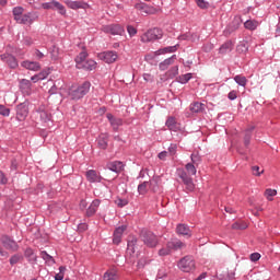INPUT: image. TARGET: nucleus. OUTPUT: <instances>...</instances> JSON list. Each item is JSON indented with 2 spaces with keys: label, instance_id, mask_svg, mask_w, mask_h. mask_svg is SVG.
Instances as JSON below:
<instances>
[{
  "label": "nucleus",
  "instance_id": "1",
  "mask_svg": "<svg viewBox=\"0 0 280 280\" xmlns=\"http://www.w3.org/2000/svg\"><path fill=\"white\" fill-rule=\"evenodd\" d=\"M89 91H91V82L85 81L80 85H72L68 90V95L70 100L78 102V100H82V97H84V95H86Z\"/></svg>",
  "mask_w": 280,
  "mask_h": 280
},
{
  "label": "nucleus",
  "instance_id": "2",
  "mask_svg": "<svg viewBox=\"0 0 280 280\" xmlns=\"http://www.w3.org/2000/svg\"><path fill=\"white\" fill-rule=\"evenodd\" d=\"M140 237L148 248H156L159 246V236L150 230H142Z\"/></svg>",
  "mask_w": 280,
  "mask_h": 280
},
{
  "label": "nucleus",
  "instance_id": "3",
  "mask_svg": "<svg viewBox=\"0 0 280 280\" xmlns=\"http://www.w3.org/2000/svg\"><path fill=\"white\" fill-rule=\"evenodd\" d=\"M163 38V31L160 28H151L141 36V43H152Z\"/></svg>",
  "mask_w": 280,
  "mask_h": 280
},
{
  "label": "nucleus",
  "instance_id": "4",
  "mask_svg": "<svg viewBox=\"0 0 280 280\" xmlns=\"http://www.w3.org/2000/svg\"><path fill=\"white\" fill-rule=\"evenodd\" d=\"M182 272H194L196 270V260L191 256H185L177 264Z\"/></svg>",
  "mask_w": 280,
  "mask_h": 280
},
{
  "label": "nucleus",
  "instance_id": "5",
  "mask_svg": "<svg viewBox=\"0 0 280 280\" xmlns=\"http://www.w3.org/2000/svg\"><path fill=\"white\" fill-rule=\"evenodd\" d=\"M30 115V102H23L15 107V119L18 121H25Z\"/></svg>",
  "mask_w": 280,
  "mask_h": 280
},
{
  "label": "nucleus",
  "instance_id": "6",
  "mask_svg": "<svg viewBox=\"0 0 280 280\" xmlns=\"http://www.w3.org/2000/svg\"><path fill=\"white\" fill-rule=\"evenodd\" d=\"M42 8H43V10H57V12H59V14H61L62 16H65V14H67V9H65V5H62V3H60L56 0H51L50 2L42 3Z\"/></svg>",
  "mask_w": 280,
  "mask_h": 280
},
{
  "label": "nucleus",
  "instance_id": "7",
  "mask_svg": "<svg viewBox=\"0 0 280 280\" xmlns=\"http://www.w3.org/2000/svg\"><path fill=\"white\" fill-rule=\"evenodd\" d=\"M102 32L105 34H112V36H124L126 31L119 24H109L102 26Z\"/></svg>",
  "mask_w": 280,
  "mask_h": 280
},
{
  "label": "nucleus",
  "instance_id": "8",
  "mask_svg": "<svg viewBox=\"0 0 280 280\" xmlns=\"http://www.w3.org/2000/svg\"><path fill=\"white\" fill-rule=\"evenodd\" d=\"M100 60H103V62H106V65H113L114 62H117V58H119V55L117 51L114 50H107L98 54Z\"/></svg>",
  "mask_w": 280,
  "mask_h": 280
},
{
  "label": "nucleus",
  "instance_id": "9",
  "mask_svg": "<svg viewBox=\"0 0 280 280\" xmlns=\"http://www.w3.org/2000/svg\"><path fill=\"white\" fill-rule=\"evenodd\" d=\"M38 20V12L36 11H31L27 13H24L22 18L20 19V25H32L33 23H36Z\"/></svg>",
  "mask_w": 280,
  "mask_h": 280
},
{
  "label": "nucleus",
  "instance_id": "10",
  "mask_svg": "<svg viewBox=\"0 0 280 280\" xmlns=\"http://www.w3.org/2000/svg\"><path fill=\"white\" fill-rule=\"evenodd\" d=\"M177 176H179L184 185H186V189H188V191H194V180L191 179V177H189V175L187 174V172H185V170L178 168Z\"/></svg>",
  "mask_w": 280,
  "mask_h": 280
},
{
  "label": "nucleus",
  "instance_id": "11",
  "mask_svg": "<svg viewBox=\"0 0 280 280\" xmlns=\"http://www.w3.org/2000/svg\"><path fill=\"white\" fill-rule=\"evenodd\" d=\"M0 59L2 62H5L10 69H16L19 67V61L16 60V57L10 54H2L0 55Z\"/></svg>",
  "mask_w": 280,
  "mask_h": 280
},
{
  "label": "nucleus",
  "instance_id": "12",
  "mask_svg": "<svg viewBox=\"0 0 280 280\" xmlns=\"http://www.w3.org/2000/svg\"><path fill=\"white\" fill-rule=\"evenodd\" d=\"M1 243L7 248V250H13L16 252L19 250V244L15 243L14 240L10 238V236H2L1 237Z\"/></svg>",
  "mask_w": 280,
  "mask_h": 280
},
{
  "label": "nucleus",
  "instance_id": "13",
  "mask_svg": "<svg viewBox=\"0 0 280 280\" xmlns=\"http://www.w3.org/2000/svg\"><path fill=\"white\" fill-rule=\"evenodd\" d=\"M85 178L88 183H100L101 180H104V177H102V175L95 170L86 171Z\"/></svg>",
  "mask_w": 280,
  "mask_h": 280
},
{
  "label": "nucleus",
  "instance_id": "14",
  "mask_svg": "<svg viewBox=\"0 0 280 280\" xmlns=\"http://www.w3.org/2000/svg\"><path fill=\"white\" fill-rule=\"evenodd\" d=\"M66 5L70 8V10H86L89 9V3L84 1H72V0H66Z\"/></svg>",
  "mask_w": 280,
  "mask_h": 280
},
{
  "label": "nucleus",
  "instance_id": "15",
  "mask_svg": "<svg viewBox=\"0 0 280 280\" xmlns=\"http://www.w3.org/2000/svg\"><path fill=\"white\" fill-rule=\"evenodd\" d=\"M100 205H102V201L100 199H94L92 203L86 209L85 215L86 218H93L94 213H97V209H100Z\"/></svg>",
  "mask_w": 280,
  "mask_h": 280
},
{
  "label": "nucleus",
  "instance_id": "16",
  "mask_svg": "<svg viewBox=\"0 0 280 280\" xmlns=\"http://www.w3.org/2000/svg\"><path fill=\"white\" fill-rule=\"evenodd\" d=\"M113 130L117 131L119 130V126L124 125V120L121 118L114 117L113 114L106 115Z\"/></svg>",
  "mask_w": 280,
  "mask_h": 280
},
{
  "label": "nucleus",
  "instance_id": "17",
  "mask_svg": "<svg viewBox=\"0 0 280 280\" xmlns=\"http://www.w3.org/2000/svg\"><path fill=\"white\" fill-rule=\"evenodd\" d=\"M124 231H126V225L116 228V230L114 231V238H113L114 244L116 245L121 244V237L124 235Z\"/></svg>",
  "mask_w": 280,
  "mask_h": 280
},
{
  "label": "nucleus",
  "instance_id": "18",
  "mask_svg": "<svg viewBox=\"0 0 280 280\" xmlns=\"http://www.w3.org/2000/svg\"><path fill=\"white\" fill-rule=\"evenodd\" d=\"M176 233L178 235H184V237H191V230L188 228L187 224H178L176 228Z\"/></svg>",
  "mask_w": 280,
  "mask_h": 280
},
{
  "label": "nucleus",
  "instance_id": "19",
  "mask_svg": "<svg viewBox=\"0 0 280 280\" xmlns=\"http://www.w3.org/2000/svg\"><path fill=\"white\" fill-rule=\"evenodd\" d=\"M22 67H24V69H27L28 71H40V63L36 61H23Z\"/></svg>",
  "mask_w": 280,
  "mask_h": 280
},
{
  "label": "nucleus",
  "instance_id": "20",
  "mask_svg": "<svg viewBox=\"0 0 280 280\" xmlns=\"http://www.w3.org/2000/svg\"><path fill=\"white\" fill-rule=\"evenodd\" d=\"M107 168L110 172H115V174H119V173L124 172V163H121L119 161H115V162L108 164Z\"/></svg>",
  "mask_w": 280,
  "mask_h": 280
},
{
  "label": "nucleus",
  "instance_id": "21",
  "mask_svg": "<svg viewBox=\"0 0 280 280\" xmlns=\"http://www.w3.org/2000/svg\"><path fill=\"white\" fill-rule=\"evenodd\" d=\"M175 60H176V55H173L170 58L165 59L164 61L160 62L159 65L160 71H166V69H168L170 66L174 65Z\"/></svg>",
  "mask_w": 280,
  "mask_h": 280
},
{
  "label": "nucleus",
  "instance_id": "22",
  "mask_svg": "<svg viewBox=\"0 0 280 280\" xmlns=\"http://www.w3.org/2000/svg\"><path fill=\"white\" fill-rule=\"evenodd\" d=\"M165 125L168 128V130H172L173 132H178V130H180V126L178 125V122H176L175 117H170L166 120Z\"/></svg>",
  "mask_w": 280,
  "mask_h": 280
},
{
  "label": "nucleus",
  "instance_id": "23",
  "mask_svg": "<svg viewBox=\"0 0 280 280\" xmlns=\"http://www.w3.org/2000/svg\"><path fill=\"white\" fill-rule=\"evenodd\" d=\"M253 130H255V126H250L245 130V135H244L245 148H248V145H250V139H253Z\"/></svg>",
  "mask_w": 280,
  "mask_h": 280
},
{
  "label": "nucleus",
  "instance_id": "24",
  "mask_svg": "<svg viewBox=\"0 0 280 280\" xmlns=\"http://www.w3.org/2000/svg\"><path fill=\"white\" fill-rule=\"evenodd\" d=\"M168 243V248H171V250H180V248H185V243H183V241L179 240H174Z\"/></svg>",
  "mask_w": 280,
  "mask_h": 280
},
{
  "label": "nucleus",
  "instance_id": "25",
  "mask_svg": "<svg viewBox=\"0 0 280 280\" xmlns=\"http://www.w3.org/2000/svg\"><path fill=\"white\" fill-rule=\"evenodd\" d=\"M23 12H25V9L23 7H14L12 10L14 21L19 23L21 19H23Z\"/></svg>",
  "mask_w": 280,
  "mask_h": 280
},
{
  "label": "nucleus",
  "instance_id": "26",
  "mask_svg": "<svg viewBox=\"0 0 280 280\" xmlns=\"http://www.w3.org/2000/svg\"><path fill=\"white\" fill-rule=\"evenodd\" d=\"M89 54L86 51H81L75 58L77 69H82V63L86 60Z\"/></svg>",
  "mask_w": 280,
  "mask_h": 280
},
{
  "label": "nucleus",
  "instance_id": "27",
  "mask_svg": "<svg viewBox=\"0 0 280 280\" xmlns=\"http://www.w3.org/2000/svg\"><path fill=\"white\" fill-rule=\"evenodd\" d=\"M49 75V69L43 70L42 72L33 75L31 78L32 82H40V80H46V78Z\"/></svg>",
  "mask_w": 280,
  "mask_h": 280
},
{
  "label": "nucleus",
  "instance_id": "28",
  "mask_svg": "<svg viewBox=\"0 0 280 280\" xmlns=\"http://www.w3.org/2000/svg\"><path fill=\"white\" fill-rule=\"evenodd\" d=\"M25 257H27L28 261L31 264H36L38 256H36V254L34 253V249L32 248H26V250L24 252Z\"/></svg>",
  "mask_w": 280,
  "mask_h": 280
},
{
  "label": "nucleus",
  "instance_id": "29",
  "mask_svg": "<svg viewBox=\"0 0 280 280\" xmlns=\"http://www.w3.org/2000/svg\"><path fill=\"white\" fill-rule=\"evenodd\" d=\"M97 67V62L93 59H88L82 63L81 69H85V71H93Z\"/></svg>",
  "mask_w": 280,
  "mask_h": 280
},
{
  "label": "nucleus",
  "instance_id": "30",
  "mask_svg": "<svg viewBox=\"0 0 280 280\" xmlns=\"http://www.w3.org/2000/svg\"><path fill=\"white\" fill-rule=\"evenodd\" d=\"M137 10H141L144 14H154V8L148 7L145 3L136 4Z\"/></svg>",
  "mask_w": 280,
  "mask_h": 280
},
{
  "label": "nucleus",
  "instance_id": "31",
  "mask_svg": "<svg viewBox=\"0 0 280 280\" xmlns=\"http://www.w3.org/2000/svg\"><path fill=\"white\" fill-rule=\"evenodd\" d=\"M220 54H229L233 51V42L228 40L225 42L219 49Z\"/></svg>",
  "mask_w": 280,
  "mask_h": 280
},
{
  "label": "nucleus",
  "instance_id": "32",
  "mask_svg": "<svg viewBox=\"0 0 280 280\" xmlns=\"http://www.w3.org/2000/svg\"><path fill=\"white\" fill-rule=\"evenodd\" d=\"M191 113H205V104L196 102L190 105Z\"/></svg>",
  "mask_w": 280,
  "mask_h": 280
},
{
  "label": "nucleus",
  "instance_id": "33",
  "mask_svg": "<svg viewBox=\"0 0 280 280\" xmlns=\"http://www.w3.org/2000/svg\"><path fill=\"white\" fill-rule=\"evenodd\" d=\"M244 27L245 30H250L252 32L257 30V27H259V22L255 21V20H247L244 23Z\"/></svg>",
  "mask_w": 280,
  "mask_h": 280
},
{
  "label": "nucleus",
  "instance_id": "34",
  "mask_svg": "<svg viewBox=\"0 0 280 280\" xmlns=\"http://www.w3.org/2000/svg\"><path fill=\"white\" fill-rule=\"evenodd\" d=\"M40 257L42 259H44V261H46V264H48L49 266H54V264H56V260H54V257L49 254H47V252H40Z\"/></svg>",
  "mask_w": 280,
  "mask_h": 280
},
{
  "label": "nucleus",
  "instance_id": "35",
  "mask_svg": "<svg viewBox=\"0 0 280 280\" xmlns=\"http://www.w3.org/2000/svg\"><path fill=\"white\" fill-rule=\"evenodd\" d=\"M236 51L237 54H246V51H248V42H240L236 46Z\"/></svg>",
  "mask_w": 280,
  "mask_h": 280
},
{
  "label": "nucleus",
  "instance_id": "36",
  "mask_svg": "<svg viewBox=\"0 0 280 280\" xmlns=\"http://www.w3.org/2000/svg\"><path fill=\"white\" fill-rule=\"evenodd\" d=\"M97 143L101 150H106V148H108V138L106 136H100Z\"/></svg>",
  "mask_w": 280,
  "mask_h": 280
},
{
  "label": "nucleus",
  "instance_id": "37",
  "mask_svg": "<svg viewBox=\"0 0 280 280\" xmlns=\"http://www.w3.org/2000/svg\"><path fill=\"white\" fill-rule=\"evenodd\" d=\"M158 255L160 257H167V255H172V247H170V243L166 244V247L159 249Z\"/></svg>",
  "mask_w": 280,
  "mask_h": 280
},
{
  "label": "nucleus",
  "instance_id": "38",
  "mask_svg": "<svg viewBox=\"0 0 280 280\" xmlns=\"http://www.w3.org/2000/svg\"><path fill=\"white\" fill-rule=\"evenodd\" d=\"M191 78H194V74L191 73L182 74L177 77V82H179V84H187Z\"/></svg>",
  "mask_w": 280,
  "mask_h": 280
},
{
  "label": "nucleus",
  "instance_id": "39",
  "mask_svg": "<svg viewBox=\"0 0 280 280\" xmlns=\"http://www.w3.org/2000/svg\"><path fill=\"white\" fill-rule=\"evenodd\" d=\"M178 75V66L172 67L167 72H166V78L170 80H174Z\"/></svg>",
  "mask_w": 280,
  "mask_h": 280
},
{
  "label": "nucleus",
  "instance_id": "40",
  "mask_svg": "<svg viewBox=\"0 0 280 280\" xmlns=\"http://www.w3.org/2000/svg\"><path fill=\"white\" fill-rule=\"evenodd\" d=\"M196 164L187 163L186 164V171L189 176H196L197 170H196Z\"/></svg>",
  "mask_w": 280,
  "mask_h": 280
},
{
  "label": "nucleus",
  "instance_id": "41",
  "mask_svg": "<svg viewBox=\"0 0 280 280\" xmlns=\"http://www.w3.org/2000/svg\"><path fill=\"white\" fill-rule=\"evenodd\" d=\"M234 81L236 82V84H238V86H246L248 82V80H246V77L244 75L234 77Z\"/></svg>",
  "mask_w": 280,
  "mask_h": 280
},
{
  "label": "nucleus",
  "instance_id": "42",
  "mask_svg": "<svg viewBox=\"0 0 280 280\" xmlns=\"http://www.w3.org/2000/svg\"><path fill=\"white\" fill-rule=\"evenodd\" d=\"M177 47H178V45L167 46L158 51H159V54H174V51H176Z\"/></svg>",
  "mask_w": 280,
  "mask_h": 280
},
{
  "label": "nucleus",
  "instance_id": "43",
  "mask_svg": "<svg viewBox=\"0 0 280 280\" xmlns=\"http://www.w3.org/2000/svg\"><path fill=\"white\" fill-rule=\"evenodd\" d=\"M232 229L236 231H244V229H248V224L244 222H235L232 224Z\"/></svg>",
  "mask_w": 280,
  "mask_h": 280
},
{
  "label": "nucleus",
  "instance_id": "44",
  "mask_svg": "<svg viewBox=\"0 0 280 280\" xmlns=\"http://www.w3.org/2000/svg\"><path fill=\"white\" fill-rule=\"evenodd\" d=\"M148 185H149V182H143L142 184H139L138 185V194H140L141 196H143V194H147Z\"/></svg>",
  "mask_w": 280,
  "mask_h": 280
},
{
  "label": "nucleus",
  "instance_id": "45",
  "mask_svg": "<svg viewBox=\"0 0 280 280\" xmlns=\"http://www.w3.org/2000/svg\"><path fill=\"white\" fill-rule=\"evenodd\" d=\"M37 113H38L42 121H44V122L49 121V119H50L49 114H47V112H45V109H38Z\"/></svg>",
  "mask_w": 280,
  "mask_h": 280
},
{
  "label": "nucleus",
  "instance_id": "46",
  "mask_svg": "<svg viewBox=\"0 0 280 280\" xmlns=\"http://www.w3.org/2000/svg\"><path fill=\"white\" fill-rule=\"evenodd\" d=\"M190 160H191V164L192 165H196L197 167H198V164L199 163H201V159H200V155L199 154H197V153H192L191 155H190Z\"/></svg>",
  "mask_w": 280,
  "mask_h": 280
},
{
  "label": "nucleus",
  "instance_id": "47",
  "mask_svg": "<svg viewBox=\"0 0 280 280\" xmlns=\"http://www.w3.org/2000/svg\"><path fill=\"white\" fill-rule=\"evenodd\" d=\"M135 246H137V238H132L131 241L128 242L127 250L129 253H135Z\"/></svg>",
  "mask_w": 280,
  "mask_h": 280
},
{
  "label": "nucleus",
  "instance_id": "48",
  "mask_svg": "<svg viewBox=\"0 0 280 280\" xmlns=\"http://www.w3.org/2000/svg\"><path fill=\"white\" fill-rule=\"evenodd\" d=\"M265 196H266L267 200H272V198H275V196H277V191L275 189L268 188L265 191Z\"/></svg>",
  "mask_w": 280,
  "mask_h": 280
},
{
  "label": "nucleus",
  "instance_id": "49",
  "mask_svg": "<svg viewBox=\"0 0 280 280\" xmlns=\"http://www.w3.org/2000/svg\"><path fill=\"white\" fill-rule=\"evenodd\" d=\"M0 115H2V117H10V108L0 104Z\"/></svg>",
  "mask_w": 280,
  "mask_h": 280
},
{
  "label": "nucleus",
  "instance_id": "50",
  "mask_svg": "<svg viewBox=\"0 0 280 280\" xmlns=\"http://www.w3.org/2000/svg\"><path fill=\"white\" fill-rule=\"evenodd\" d=\"M196 3L201 10H207V8H209V2L205 0H196Z\"/></svg>",
  "mask_w": 280,
  "mask_h": 280
},
{
  "label": "nucleus",
  "instance_id": "51",
  "mask_svg": "<svg viewBox=\"0 0 280 280\" xmlns=\"http://www.w3.org/2000/svg\"><path fill=\"white\" fill-rule=\"evenodd\" d=\"M20 84L24 89H30V86H32V82L30 80H27V79H22Z\"/></svg>",
  "mask_w": 280,
  "mask_h": 280
},
{
  "label": "nucleus",
  "instance_id": "52",
  "mask_svg": "<svg viewBox=\"0 0 280 280\" xmlns=\"http://www.w3.org/2000/svg\"><path fill=\"white\" fill-rule=\"evenodd\" d=\"M127 32H128L130 37L137 36V30L132 25L127 26Z\"/></svg>",
  "mask_w": 280,
  "mask_h": 280
},
{
  "label": "nucleus",
  "instance_id": "53",
  "mask_svg": "<svg viewBox=\"0 0 280 280\" xmlns=\"http://www.w3.org/2000/svg\"><path fill=\"white\" fill-rule=\"evenodd\" d=\"M19 261H21V256L20 255H14L10 258L11 266H14L15 264H19Z\"/></svg>",
  "mask_w": 280,
  "mask_h": 280
},
{
  "label": "nucleus",
  "instance_id": "54",
  "mask_svg": "<svg viewBox=\"0 0 280 280\" xmlns=\"http://www.w3.org/2000/svg\"><path fill=\"white\" fill-rule=\"evenodd\" d=\"M252 172L254 176H261L264 174V171H259V166H253Z\"/></svg>",
  "mask_w": 280,
  "mask_h": 280
},
{
  "label": "nucleus",
  "instance_id": "55",
  "mask_svg": "<svg viewBox=\"0 0 280 280\" xmlns=\"http://www.w3.org/2000/svg\"><path fill=\"white\" fill-rule=\"evenodd\" d=\"M178 149V145L172 143L170 147H168V152L171 154V156H174V154H176V150Z\"/></svg>",
  "mask_w": 280,
  "mask_h": 280
},
{
  "label": "nucleus",
  "instance_id": "56",
  "mask_svg": "<svg viewBox=\"0 0 280 280\" xmlns=\"http://www.w3.org/2000/svg\"><path fill=\"white\" fill-rule=\"evenodd\" d=\"M228 98L233 102L234 100H237V91L233 90L228 94Z\"/></svg>",
  "mask_w": 280,
  "mask_h": 280
},
{
  "label": "nucleus",
  "instance_id": "57",
  "mask_svg": "<svg viewBox=\"0 0 280 280\" xmlns=\"http://www.w3.org/2000/svg\"><path fill=\"white\" fill-rule=\"evenodd\" d=\"M89 229V225L86 224V223H80L79 225H78V231L80 232V233H84V231H86Z\"/></svg>",
  "mask_w": 280,
  "mask_h": 280
},
{
  "label": "nucleus",
  "instance_id": "58",
  "mask_svg": "<svg viewBox=\"0 0 280 280\" xmlns=\"http://www.w3.org/2000/svg\"><path fill=\"white\" fill-rule=\"evenodd\" d=\"M259 259H261V255L259 253H253L250 255V260L252 261H259Z\"/></svg>",
  "mask_w": 280,
  "mask_h": 280
},
{
  "label": "nucleus",
  "instance_id": "59",
  "mask_svg": "<svg viewBox=\"0 0 280 280\" xmlns=\"http://www.w3.org/2000/svg\"><path fill=\"white\" fill-rule=\"evenodd\" d=\"M104 280H117V277L114 273L106 272L104 275Z\"/></svg>",
  "mask_w": 280,
  "mask_h": 280
},
{
  "label": "nucleus",
  "instance_id": "60",
  "mask_svg": "<svg viewBox=\"0 0 280 280\" xmlns=\"http://www.w3.org/2000/svg\"><path fill=\"white\" fill-rule=\"evenodd\" d=\"M8 183V177H5V174L0 171V185H5Z\"/></svg>",
  "mask_w": 280,
  "mask_h": 280
},
{
  "label": "nucleus",
  "instance_id": "61",
  "mask_svg": "<svg viewBox=\"0 0 280 280\" xmlns=\"http://www.w3.org/2000/svg\"><path fill=\"white\" fill-rule=\"evenodd\" d=\"M167 156V151H163L159 153V159H161L162 161L165 160Z\"/></svg>",
  "mask_w": 280,
  "mask_h": 280
},
{
  "label": "nucleus",
  "instance_id": "62",
  "mask_svg": "<svg viewBox=\"0 0 280 280\" xmlns=\"http://www.w3.org/2000/svg\"><path fill=\"white\" fill-rule=\"evenodd\" d=\"M62 279H65V273L62 272H59L55 276V280H62Z\"/></svg>",
  "mask_w": 280,
  "mask_h": 280
},
{
  "label": "nucleus",
  "instance_id": "63",
  "mask_svg": "<svg viewBox=\"0 0 280 280\" xmlns=\"http://www.w3.org/2000/svg\"><path fill=\"white\" fill-rule=\"evenodd\" d=\"M32 38H30V37H26L25 39H24V45H27V46H30V45H32Z\"/></svg>",
  "mask_w": 280,
  "mask_h": 280
},
{
  "label": "nucleus",
  "instance_id": "64",
  "mask_svg": "<svg viewBox=\"0 0 280 280\" xmlns=\"http://www.w3.org/2000/svg\"><path fill=\"white\" fill-rule=\"evenodd\" d=\"M202 279H207V272H202L197 280H202Z\"/></svg>",
  "mask_w": 280,
  "mask_h": 280
}]
</instances>
